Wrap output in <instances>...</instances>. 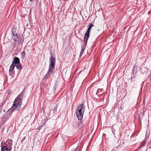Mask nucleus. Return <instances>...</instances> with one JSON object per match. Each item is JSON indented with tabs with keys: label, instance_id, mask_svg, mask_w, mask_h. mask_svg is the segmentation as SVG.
<instances>
[{
	"label": "nucleus",
	"instance_id": "39448f33",
	"mask_svg": "<svg viewBox=\"0 0 151 151\" xmlns=\"http://www.w3.org/2000/svg\"><path fill=\"white\" fill-rule=\"evenodd\" d=\"M12 139H8L6 141V145L9 147V151L12 149Z\"/></svg>",
	"mask_w": 151,
	"mask_h": 151
},
{
	"label": "nucleus",
	"instance_id": "0eeeda50",
	"mask_svg": "<svg viewBox=\"0 0 151 151\" xmlns=\"http://www.w3.org/2000/svg\"><path fill=\"white\" fill-rule=\"evenodd\" d=\"M84 42H85V43L82 45L81 48V50L80 52V57H81L82 55V54H83V53L85 50V47L86 46V44H87V42H86L85 41H84Z\"/></svg>",
	"mask_w": 151,
	"mask_h": 151
},
{
	"label": "nucleus",
	"instance_id": "2eb2a0df",
	"mask_svg": "<svg viewBox=\"0 0 151 151\" xmlns=\"http://www.w3.org/2000/svg\"><path fill=\"white\" fill-rule=\"evenodd\" d=\"M22 56H23V57L24 58L25 56V52H23L22 53Z\"/></svg>",
	"mask_w": 151,
	"mask_h": 151
},
{
	"label": "nucleus",
	"instance_id": "ddd939ff",
	"mask_svg": "<svg viewBox=\"0 0 151 151\" xmlns=\"http://www.w3.org/2000/svg\"><path fill=\"white\" fill-rule=\"evenodd\" d=\"M137 67H134L133 68L132 73L133 74V76L135 75L137 73Z\"/></svg>",
	"mask_w": 151,
	"mask_h": 151
},
{
	"label": "nucleus",
	"instance_id": "dca6fc26",
	"mask_svg": "<svg viewBox=\"0 0 151 151\" xmlns=\"http://www.w3.org/2000/svg\"><path fill=\"white\" fill-rule=\"evenodd\" d=\"M77 149V147H76L75 149H73L71 151H76Z\"/></svg>",
	"mask_w": 151,
	"mask_h": 151
},
{
	"label": "nucleus",
	"instance_id": "f8f14e48",
	"mask_svg": "<svg viewBox=\"0 0 151 151\" xmlns=\"http://www.w3.org/2000/svg\"><path fill=\"white\" fill-rule=\"evenodd\" d=\"M15 65H15L14 64L12 63V65H11L10 67V68L9 70V71H12L14 70L15 66Z\"/></svg>",
	"mask_w": 151,
	"mask_h": 151
},
{
	"label": "nucleus",
	"instance_id": "20e7f679",
	"mask_svg": "<svg viewBox=\"0 0 151 151\" xmlns=\"http://www.w3.org/2000/svg\"><path fill=\"white\" fill-rule=\"evenodd\" d=\"M93 26V25L92 24H90L87 31L85 34L84 36V41L87 42L89 36V32L91 28Z\"/></svg>",
	"mask_w": 151,
	"mask_h": 151
},
{
	"label": "nucleus",
	"instance_id": "4468645a",
	"mask_svg": "<svg viewBox=\"0 0 151 151\" xmlns=\"http://www.w3.org/2000/svg\"><path fill=\"white\" fill-rule=\"evenodd\" d=\"M135 75L133 76H132L131 78V80L132 81H135Z\"/></svg>",
	"mask_w": 151,
	"mask_h": 151
},
{
	"label": "nucleus",
	"instance_id": "a211bd4d",
	"mask_svg": "<svg viewBox=\"0 0 151 151\" xmlns=\"http://www.w3.org/2000/svg\"><path fill=\"white\" fill-rule=\"evenodd\" d=\"M41 129V127H40L39 128H38V129Z\"/></svg>",
	"mask_w": 151,
	"mask_h": 151
},
{
	"label": "nucleus",
	"instance_id": "6ab92c4d",
	"mask_svg": "<svg viewBox=\"0 0 151 151\" xmlns=\"http://www.w3.org/2000/svg\"><path fill=\"white\" fill-rule=\"evenodd\" d=\"M30 1H34V0H30Z\"/></svg>",
	"mask_w": 151,
	"mask_h": 151
},
{
	"label": "nucleus",
	"instance_id": "7ed1b4c3",
	"mask_svg": "<svg viewBox=\"0 0 151 151\" xmlns=\"http://www.w3.org/2000/svg\"><path fill=\"white\" fill-rule=\"evenodd\" d=\"M55 65H49L48 72L44 77L45 79H47L50 76V75L53 73L55 70Z\"/></svg>",
	"mask_w": 151,
	"mask_h": 151
},
{
	"label": "nucleus",
	"instance_id": "423d86ee",
	"mask_svg": "<svg viewBox=\"0 0 151 151\" xmlns=\"http://www.w3.org/2000/svg\"><path fill=\"white\" fill-rule=\"evenodd\" d=\"M55 58L53 56H51L50 59V64L55 65Z\"/></svg>",
	"mask_w": 151,
	"mask_h": 151
},
{
	"label": "nucleus",
	"instance_id": "1a4fd4ad",
	"mask_svg": "<svg viewBox=\"0 0 151 151\" xmlns=\"http://www.w3.org/2000/svg\"><path fill=\"white\" fill-rule=\"evenodd\" d=\"M20 63V60L19 58L17 57H15L14 58V61L12 62V63L16 65L17 64H19Z\"/></svg>",
	"mask_w": 151,
	"mask_h": 151
},
{
	"label": "nucleus",
	"instance_id": "9d476101",
	"mask_svg": "<svg viewBox=\"0 0 151 151\" xmlns=\"http://www.w3.org/2000/svg\"><path fill=\"white\" fill-rule=\"evenodd\" d=\"M1 151H9V147H7V146L3 145L2 144L1 145Z\"/></svg>",
	"mask_w": 151,
	"mask_h": 151
},
{
	"label": "nucleus",
	"instance_id": "9b49d317",
	"mask_svg": "<svg viewBox=\"0 0 151 151\" xmlns=\"http://www.w3.org/2000/svg\"><path fill=\"white\" fill-rule=\"evenodd\" d=\"M19 64H17L15 66H16L17 68L19 70H20L22 68V66L21 64L19 63Z\"/></svg>",
	"mask_w": 151,
	"mask_h": 151
},
{
	"label": "nucleus",
	"instance_id": "f3484780",
	"mask_svg": "<svg viewBox=\"0 0 151 151\" xmlns=\"http://www.w3.org/2000/svg\"><path fill=\"white\" fill-rule=\"evenodd\" d=\"M101 90V89H98V90L97 91V93H98L99 91H100Z\"/></svg>",
	"mask_w": 151,
	"mask_h": 151
},
{
	"label": "nucleus",
	"instance_id": "f257e3e1",
	"mask_svg": "<svg viewBox=\"0 0 151 151\" xmlns=\"http://www.w3.org/2000/svg\"><path fill=\"white\" fill-rule=\"evenodd\" d=\"M22 97L21 94L19 95L15 99L11 108L7 112L10 114L12 113L13 111H17L19 110L22 105V101L21 99Z\"/></svg>",
	"mask_w": 151,
	"mask_h": 151
},
{
	"label": "nucleus",
	"instance_id": "aec40b11",
	"mask_svg": "<svg viewBox=\"0 0 151 151\" xmlns=\"http://www.w3.org/2000/svg\"><path fill=\"white\" fill-rule=\"evenodd\" d=\"M50 112V110H49V112Z\"/></svg>",
	"mask_w": 151,
	"mask_h": 151
},
{
	"label": "nucleus",
	"instance_id": "6e6552de",
	"mask_svg": "<svg viewBox=\"0 0 151 151\" xmlns=\"http://www.w3.org/2000/svg\"><path fill=\"white\" fill-rule=\"evenodd\" d=\"M141 69L142 72L143 74L146 73L148 70V69L147 67L143 65L141 66Z\"/></svg>",
	"mask_w": 151,
	"mask_h": 151
},
{
	"label": "nucleus",
	"instance_id": "f03ea898",
	"mask_svg": "<svg viewBox=\"0 0 151 151\" xmlns=\"http://www.w3.org/2000/svg\"><path fill=\"white\" fill-rule=\"evenodd\" d=\"M84 111L85 108L83 104H81L78 107L76 114L78 119L81 120L82 119Z\"/></svg>",
	"mask_w": 151,
	"mask_h": 151
}]
</instances>
